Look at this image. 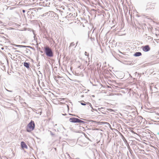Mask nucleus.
Returning <instances> with one entry per match:
<instances>
[{"label":"nucleus","mask_w":159,"mask_h":159,"mask_svg":"<svg viewBox=\"0 0 159 159\" xmlns=\"http://www.w3.org/2000/svg\"><path fill=\"white\" fill-rule=\"evenodd\" d=\"M69 121L72 123H80V125H84L87 122L81 120L77 118L72 117L69 119Z\"/></svg>","instance_id":"f257e3e1"},{"label":"nucleus","mask_w":159,"mask_h":159,"mask_svg":"<svg viewBox=\"0 0 159 159\" xmlns=\"http://www.w3.org/2000/svg\"><path fill=\"white\" fill-rule=\"evenodd\" d=\"M44 51L46 55L48 57H52L53 56V53L52 49L48 47L44 48Z\"/></svg>","instance_id":"f03ea898"},{"label":"nucleus","mask_w":159,"mask_h":159,"mask_svg":"<svg viewBox=\"0 0 159 159\" xmlns=\"http://www.w3.org/2000/svg\"><path fill=\"white\" fill-rule=\"evenodd\" d=\"M35 124L34 121L31 120L28 124L26 131L28 132H30L34 129Z\"/></svg>","instance_id":"7ed1b4c3"},{"label":"nucleus","mask_w":159,"mask_h":159,"mask_svg":"<svg viewBox=\"0 0 159 159\" xmlns=\"http://www.w3.org/2000/svg\"><path fill=\"white\" fill-rule=\"evenodd\" d=\"M143 50L145 52H147L149 51L150 50V48L148 45L143 46L142 47Z\"/></svg>","instance_id":"20e7f679"},{"label":"nucleus","mask_w":159,"mask_h":159,"mask_svg":"<svg viewBox=\"0 0 159 159\" xmlns=\"http://www.w3.org/2000/svg\"><path fill=\"white\" fill-rule=\"evenodd\" d=\"M43 37L45 38L48 40L50 41L52 39L50 37V35L48 34V33H44Z\"/></svg>","instance_id":"39448f33"},{"label":"nucleus","mask_w":159,"mask_h":159,"mask_svg":"<svg viewBox=\"0 0 159 159\" xmlns=\"http://www.w3.org/2000/svg\"><path fill=\"white\" fill-rule=\"evenodd\" d=\"M155 5L153 4L148 5L147 6L146 10L148 11L151 9H153L154 8Z\"/></svg>","instance_id":"423d86ee"},{"label":"nucleus","mask_w":159,"mask_h":159,"mask_svg":"<svg viewBox=\"0 0 159 159\" xmlns=\"http://www.w3.org/2000/svg\"><path fill=\"white\" fill-rule=\"evenodd\" d=\"M20 145L21 148L24 149V148L27 149L28 146L25 142L24 141L21 142L20 143Z\"/></svg>","instance_id":"0eeeda50"},{"label":"nucleus","mask_w":159,"mask_h":159,"mask_svg":"<svg viewBox=\"0 0 159 159\" xmlns=\"http://www.w3.org/2000/svg\"><path fill=\"white\" fill-rule=\"evenodd\" d=\"M92 31V30L90 31V32H88V37L89 38H90V39H91V40L92 41H93L95 39H94V36H95V34H91V36H90V34L91 33V31Z\"/></svg>","instance_id":"6e6552de"},{"label":"nucleus","mask_w":159,"mask_h":159,"mask_svg":"<svg viewBox=\"0 0 159 159\" xmlns=\"http://www.w3.org/2000/svg\"><path fill=\"white\" fill-rule=\"evenodd\" d=\"M48 16H51V17L54 16V15H55V13L52 11H49L47 13Z\"/></svg>","instance_id":"1a4fd4ad"},{"label":"nucleus","mask_w":159,"mask_h":159,"mask_svg":"<svg viewBox=\"0 0 159 159\" xmlns=\"http://www.w3.org/2000/svg\"><path fill=\"white\" fill-rule=\"evenodd\" d=\"M23 65L27 69L30 68V63L29 62H24L23 63Z\"/></svg>","instance_id":"9d476101"},{"label":"nucleus","mask_w":159,"mask_h":159,"mask_svg":"<svg viewBox=\"0 0 159 159\" xmlns=\"http://www.w3.org/2000/svg\"><path fill=\"white\" fill-rule=\"evenodd\" d=\"M142 55V53L140 52H136L134 54V56L136 57H139L141 56Z\"/></svg>","instance_id":"9b49d317"},{"label":"nucleus","mask_w":159,"mask_h":159,"mask_svg":"<svg viewBox=\"0 0 159 159\" xmlns=\"http://www.w3.org/2000/svg\"><path fill=\"white\" fill-rule=\"evenodd\" d=\"M154 88L156 89V90H155L156 93H158V91H157V90H159V84H156L154 87Z\"/></svg>","instance_id":"f8f14e48"},{"label":"nucleus","mask_w":159,"mask_h":159,"mask_svg":"<svg viewBox=\"0 0 159 159\" xmlns=\"http://www.w3.org/2000/svg\"><path fill=\"white\" fill-rule=\"evenodd\" d=\"M80 104L83 106L86 105L87 102H86L84 101H81L80 102Z\"/></svg>","instance_id":"ddd939ff"},{"label":"nucleus","mask_w":159,"mask_h":159,"mask_svg":"<svg viewBox=\"0 0 159 159\" xmlns=\"http://www.w3.org/2000/svg\"><path fill=\"white\" fill-rule=\"evenodd\" d=\"M122 138L125 143H128L127 140L125 139V138L123 135L122 136Z\"/></svg>","instance_id":"4468645a"},{"label":"nucleus","mask_w":159,"mask_h":159,"mask_svg":"<svg viewBox=\"0 0 159 159\" xmlns=\"http://www.w3.org/2000/svg\"><path fill=\"white\" fill-rule=\"evenodd\" d=\"M13 45L15 47H20V48H23L24 47H25L24 46V45H16L15 44H13Z\"/></svg>","instance_id":"2eb2a0df"},{"label":"nucleus","mask_w":159,"mask_h":159,"mask_svg":"<svg viewBox=\"0 0 159 159\" xmlns=\"http://www.w3.org/2000/svg\"><path fill=\"white\" fill-rule=\"evenodd\" d=\"M84 136L85 137L87 138L90 141H91L90 139L89 138V136H90V135L88 134H84Z\"/></svg>","instance_id":"dca6fc26"},{"label":"nucleus","mask_w":159,"mask_h":159,"mask_svg":"<svg viewBox=\"0 0 159 159\" xmlns=\"http://www.w3.org/2000/svg\"><path fill=\"white\" fill-rule=\"evenodd\" d=\"M86 105H87L88 106V108H89V107H90L91 108V107H92V106L91 104L88 102H87Z\"/></svg>","instance_id":"f3484780"},{"label":"nucleus","mask_w":159,"mask_h":159,"mask_svg":"<svg viewBox=\"0 0 159 159\" xmlns=\"http://www.w3.org/2000/svg\"><path fill=\"white\" fill-rule=\"evenodd\" d=\"M24 46L25 47H24L23 48H30L34 50H35V48L34 47H31L30 46H26L24 45Z\"/></svg>","instance_id":"a211bd4d"},{"label":"nucleus","mask_w":159,"mask_h":159,"mask_svg":"<svg viewBox=\"0 0 159 159\" xmlns=\"http://www.w3.org/2000/svg\"><path fill=\"white\" fill-rule=\"evenodd\" d=\"M91 108L92 110V111H93V110H94V111H97V112H98V113L99 114H100V113L98 112V111H97V109H95V108H94L93 107H91Z\"/></svg>","instance_id":"6ab92c4d"},{"label":"nucleus","mask_w":159,"mask_h":159,"mask_svg":"<svg viewBox=\"0 0 159 159\" xmlns=\"http://www.w3.org/2000/svg\"><path fill=\"white\" fill-rule=\"evenodd\" d=\"M128 148L129 149V151L130 152V153L132 154V150L131 149L130 147L129 146V147H128Z\"/></svg>","instance_id":"aec40b11"},{"label":"nucleus","mask_w":159,"mask_h":159,"mask_svg":"<svg viewBox=\"0 0 159 159\" xmlns=\"http://www.w3.org/2000/svg\"><path fill=\"white\" fill-rule=\"evenodd\" d=\"M97 68L98 69L99 67H101V64L100 63H98L97 65Z\"/></svg>","instance_id":"412c9836"},{"label":"nucleus","mask_w":159,"mask_h":159,"mask_svg":"<svg viewBox=\"0 0 159 159\" xmlns=\"http://www.w3.org/2000/svg\"><path fill=\"white\" fill-rule=\"evenodd\" d=\"M49 131L50 132V134L52 136H54L55 135V134L53 133L51 131L49 130Z\"/></svg>","instance_id":"4be33fe9"},{"label":"nucleus","mask_w":159,"mask_h":159,"mask_svg":"<svg viewBox=\"0 0 159 159\" xmlns=\"http://www.w3.org/2000/svg\"><path fill=\"white\" fill-rule=\"evenodd\" d=\"M85 56L88 57L89 56V53H87L86 52H85Z\"/></svg>","instance_id":"5701e85b"},{"label":"nucleus","mask_w":159,"mask_h":159,"mask_svg":"<svg viewBox=\"0 0 159 159\" xmlns=\"http://www.w3.org/2000/svg\"><path fill=\"white\" fill-rule=\"evenodd\" d=\"M81 119L82 120L86 122H87L86 123H88V122H87V120L84 119H83V118H81Z\"/></svg>","instance_id":"b1692460"},{"label":"nucleus","mask_w":159,"mask_h":159,"mask_svg":"<svg viewBox=\"0 0 159 159\" xmlns=\"http://www.w3.org/2000/svg\"><path fill=\"white\" fill-rule=\"evenodd\" d=\"M5 89L6 90H7L8 92H13L12 90H8L7 89H6V88Z\"/></svg>","instance_id":"393cba45"},{"label":"nucleus","mask_w":159,"mask_h":159,"mask_svg":"<svg viewBox=\"0 0 159 159\" xmlns=\"http://www.w3.org/2000/svg\"><path fill=\"white\" fill-rule=\"evenodd\" d=\"M104 109V108H103V107H101V108H98V110L99 111H100L101 110H102V109Z\"/></svg>","instance_id":"a878e982"},{"label":"nucleus","mask_w":159,"mask_h":159,"mask_svg":"<svg viewBox=\"0 0 159 159\" xmlns=\"http://www.w3.org/2000/svg\"><path fill=\"white\" fill-rule=\"evenodd\" d=\"M74 42H72L70 44V46H74Z\"/></svg>","instance_id":"bb28decb"},{"label":"nucleus","mask_w":159,"mask_h":159,"mask_svg":"<svg viewBox=\"0 0 159 159\" xmlns=\"http://www.w3.org/2000/svg\"><path fill=\"white\" fill-rule=\"evenodd\" d=\"M15 8V7H10V10H12Z\"/></svg>","instance_id":"cd10ccee"},{"label":"nucleus","mask_w":159,"mask_h":159,"mask_svg":"<svg viewBox=\"0 0 159 159\" xmlns=\"http://www.w3.org/2000/svg\"><path fill=\"white\" fill-rule=\"evenodd\" d=\"M1 37H2V38L5 39V40L6 39V38L5 37H4V36H2Z\"/></svg>","instance_id":"c85d7f7f"},{"label":"nucleus","mask_w":159,"mask_h":159,"mask_svg":"<svg viewBox=\"0 0 159 159\" xmlns=\"http://www.w3.org/2000/svg\"><path fill=\"white\" fill-rule=\"evenodd\" d=\"M25 12V10H22V12L23 13H24Z\"/></svg>","instance_id":"c756f323"},{"label":"nucleus","mask_w":159,"mask_h":159,"mask_svg":"<svg viewBox=\"0 0 159 159\" xmlns=\"http://www.w3.org/2000/svg\"><path fill=\"white\" fill-rule=\"evenodd\" d=\"M95 30V29H94L93 30V31H92V34H93V32H94V31Z\"/></svg>","instance_id":"7c9ffc66"},{"label":"nucleus","mask_w":159,"mask_h":159,"mask_svg":"<svg viewBox=\"0 0 159 159\" xmlns=\"http://www.w3.org/2000/svg\"><path fill=\"white\" fill-rule=\"evenodd\" d=\"M15 52H20V51H17V50H16Z\"/></svg>","instance_id":"2f4dec72"},{"label":"nucleus","mask_w":159,"mask_h":159,"mask_svg":"<svg viewBox=\"0 0 159 159\" xmlns=\"http://www.w3.org/2000/svg\"><path fill=\"white\" fill-rule=\"evenodd\" d=\"M57 78H61V77L60 76H57Z\"/></svg>","instance_id":"473e14b6"},{"label":"nucleus","mask_w":159,"mask_h":159,"mask_svg":"<svg viewBox=\"0 0 159 159\" xmlns=\"http://www.w3.org/2000/svg\"><path fill=\"white\" fill-rule=\"evenodd\" d=\"M66 106H67V108H68V109H69V106L68 105H66Z\"/></svg>","instance_id":"72a5a7b5"},{"label":"nucleus","mask_w":159,"mask_h":159,"mask_svg":"<svg viewBox=\"0 0 159 159\" xmlns=\"http://www.w3.org/2000/svg\"><path fill=\"white\" fill-rule=\"evenodd\" d=\"M26 50H28V51H27V52H28V51H30V50L29 49H26Z\"/></svg>","instance_id":"f704fd0d"},{"label":"nucleus","mask_w":159,"mask_h":159,"mask_svg":"<svg viewBox=\"0 0 159 159\" xmlns=\"http://www.w3.org/2000/svg\"><path fill=\"white\" fill-rule=\"evenodd\" d=\"M80 66H80V65H79V66H78V68H80H80H80Z\"/></svg>","instance_id":"c9c22d12"},{"label":"nucleus","mask_w":159,"mask_h":159,"mask_svg":"<svg viewBox=\"0 0 159 159\" xmlns=\"http://www.w3.org/2000/svg\"><path fill=\"white\" fill-rule=\"evenodd\" d=\"M62 115H64V116H65V115H66V114H62Z\"/></svg>","instance_id":"e433bc0d"},{"label":"nucleus","mask_w":159,"mask_h":159,"mask_svg":"<svg viewBox=\"0 0 159 159\" xmlns=\"http://www.w3.org/2000/svg\"><path fill=\"white\" fill-rule=\"evenodd\" d=\"M0 23H3L2 22V21L0 20Z\"/></svg>","instance_id":"4c0bfd02"},{"label":"nucleus","mask_w":159,"mask_h":159,"mask_svg":"<svg viewBox=\"0 0 159 159\" xmlns=\"http://www.w3.org/2000/svg\"><path fill=\"white\" fill-rule=\"evenodd\" d=\"M62 128H63V129H65V128L63 126H62Z\"/></svg>","instance_id":"58836bf2"},{"label":"nucleus","mask_w":159,"mask_h":159,"mask_svg":"<svg viewBox=\"0 0 159 159\" xmlns=\"http://www.w3.org/2000/svg\"><path fill=\"white\" fill-rule=\"evenodd\" d=\"M101 112H102V113L103 114H105V113H103V112H102V111H101Z\"/></svg>","instance_id":"ea45409f"},{"label":"nucleus","mask_w":159,"mask_h":159,"mask_svg":"<svg viewBox=\"0 0 159 159\" xmlns=\"http://www.w3.org/2000/svg\"><path fill=\"white\" fill-rule=\"evenodd\" d=\"M3 49H4V48H2V49L3 50Z\"/></svg>","instance_id":"a19ab883"},{"label":"nucleus","mask_w":159,"mask_h":159,"mask_svg":"<svg viewBox=\"0 0 159 159\" xmlns=\"http://www.w3.org/2000/svg\"><path fill=\"white\" fill-rule=\"evenodd\" d=\"M119 52H120V53H121V54H122V52H120V51H119Z\"/></svg>","instance_id":"79ce46f5"},{"label":"nucleus","mask_w":159,"mask_h":159,"mask_svg":"<svg viewBox=\"0 0 159 159\" xmlns=\"http://www.w3.org/2000/svg\"><path fill=\"white\" fill-rule=\"evenodd\" d=\"M13 49H16V48H13Z\"/></svg>","instance_id":"37998d69"},{"label":"nucleus","mask_w":159,"mask_h":159,"mask_svg":"<svg viewBox=\"0 0 159 159\" xmlns=\"http://www.w3.org/2000/svg\"><path fill=\"white\" fill-rule=\"evenodd\" d=\"M65 135L66 136H67V135L66 134H65Z\"/></svg>","instance_id":"c03bdc74"},{"label":"nucleus","mask_w":159,"mask_h":159,"mask_svg":"<svg viewBox=\"0 0 159 159\" xmlns=\"http://www.w3.org/2000/svg\"><path fill=\"white\" fill-rule=\"evenodd\" d=\"M68 156L70 157V155L69 154H68Z\"/></svg>","instance_id":"a18cd8bd"},{"label":"nucleus","mask_w":159,"mask_h":159,"mask_svg":"<svg viewBox=\"0 0 159 159\" xmlns=\"http://www.w3.org/2000/svg\"><path fill=\"white\" fill-rule=\"evenodd\" d=\"M34 37L35 36V35L34 34Z\"/></svg>","instance_id":"49530a36"},{"label":"nucleus","mask_w":159,"mask_h":159,"mask_svg":"<svg viewBox=\"0 0 159 159\" xmlns=\"http://www.w3.org/2000/svg\"><path fill=\"white\" fill-rule=\"evenodd\" d=\"M78 42H77L76 43V45L78 44Z\"/></svg>","instance_id":"de8ad7c7"},{"label":"nucleus","mask_w":159,"mask_h":159,"mask_svg":"<svg viewBox=\"0 0 159 159\" xmlns=\"http://www.w3.org/2000/svg\"><path fill=\"white\" fill-rule=\"evenodd\" d=\"M69 114L70 115H72V114Z\"/></svg>","instance_id":"09e8293b"},{"label":"nucleus","mask_w":159,"mask_h":159,"mask_svg":"<svg viewBox=\"0 0 159 159\" xmlns=\"http://www.w3.org/2000/svg\"><path fill=\"white\" fill-rule=\"evenodd\" d=\"M54 149H55V150H56V148H54Z\"/></svg>","instance_id":"8fccbe9b"},{"label":"nucleus","mask_w":159,"mask_h":159,"mask_svg":"<svg viewBox=\"0 0 159 159\" xmlns=\"http://www.w3.org/2000/svg\"><path fill=\"white\" fill-rule=\"evenodd\" d=\"M6 35V36H7V35Z\"/></svg>","instance_id":"3c124183"},{"label":"nucleus","mask_w":159,"mask_h":159,"mask_svg":"<svg viewBox=\"0 0 159 159\" xmlns=\"http://www.w3.org/2000/svg\"><path fill=\"white\" fill-rule=\"evenodd\" d=\"M8 7H7V10L8 9Z\"/></svg>","instance_id":"603ef678"},{"label":"nucleus","mask_w":159,"mask_h":159,"mask_svg":"<svg viewBox=\"0 0 159 159\" xmlns=\"http://www.w3.org/2000/svg\"><path fill=\"white\" fill-rule=\"evenodd\" d=\"M41 52H42V53H43V52H42V51H41Z\"/></svg>","instance_id":"864d4df0"}]
</instances>
